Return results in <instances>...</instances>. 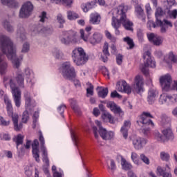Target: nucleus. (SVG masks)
Segmentation results:
<instances>
[{
    "label": "nucleus",
    "instance_id": "nucleus-32",
    "mask_svg": "<svg viewBox=\"0 0 177 177\" xmlns=\"http://www.w3.org/2000/svg\"><path fill=\"white\" fill-rule=\"evenodd\" d=\"M100 90L98 91V96L99 97H102V99H105L109 95V88L106 87H97Z\"/></svg>",
    "mask_w": 177,
    "mask_h": 177
},
{
    "label": "nucleus",
    "instance_id": "nucleus-31",
    "mask_svg": "<svg viewBox=\"0 0 177 177\" xmlns=\"http://www.w3.org/2000/svg\"><path fill=\"white\" fill-rule=\"evenodd\" d=\"M3 5L8 6V8H17L19 3L16 0H1Z\"/></svg>",
    "mask_w": 177,
    "mask_h": 177
},
{
    "label": "nucleus",
    "instance_id": "nucleus-14",
    "mask_svg": "<svg viewBox=\"0 0 177 177\" xmlns=\"http://www.w3.org/2000/svg\"><path fill=\"white\" fill-rule=\"evenodd\" d=\"M133 88L136 93L145 92V88H143V77L142 76H136Z\"/></svg>",
    "mask_w": 177,
    "mask_h": 177
},
{
    "label": "nucleus",
    "instance_id": "nucleus-30",
    "mask_svg": "<svg viewBox=\"0 0 177 177\" xmlns=\"http://www.w3.org/2000/svg\"><path fill=\"white\" fill-rule=\"evenodd\" d=\"M34 107H35V105H32V106H30V109H27V106H26V111L23 113L22 115V122L24 124H27V122L28 121V120H30V113L28 111H32V109H34Z\"/></svg>",
    "mask_w": 177,
    "mask_h": 177
},
{
    "label": "nucleus",
    "instance_id": "nucleus-51",
    "mask_svg": "<svg viewBox=\"0 0 177 177\" xmlns=\"http://www.w3.org/2000/svg\"><path fill=\"white\" fill-rule=\"evenodd\" d=\"M156 23L157 26H159L160 27L161 32H167V28L165 27V25L164 24V22H162V21H156Z\"/></svg>",
    "mask_w": 177,
    "mask_h": 177
},
{
    "label": "nucleus",
    "instance_id": "nucleus-53",
    "mask_svg": "<svg viewBox=\"0 0 177 177\" xmlns=\"http://www.w3.org/2000/svg\"><path fill=\"white\" fill-rule=\"evenodd\" d=\"M0 125L2 127H9L10 125V120H6L3 117L0 116Z\"/></svg>",
    "mask_w": 177,
    "mask_h": 177
},
{
    "label": "nucleus",
    "instance_id": "nucleus-55",
    "mask_svg": "<svg viewBox=\"0 0 177 177\" xmlns=\"http://www.w3.org/2000/svg\"><path fill=\"white\" fill-rule=\"evenodd\" d=\"M140 158L147 165H150V159H149V158H147V156H146V155H145L144 153H141L140 155Z\"/></svg>",
    "mask_w": 177,
    "mask_h": 177
},
{
    "label": "nucleus",
    "instance_id": "nucleus-19",
    "mask_svg": "<svg viewBox=\"0 0 177 177\" xmlns=\"http://www.w3.org/2000/svg\"><path fill=\"white\" fill-rule=\"evenodd\" d=\"M32 153L35 161L39 162V142L35 139L32 144Z\"/></svg>",
    "mask_w": 177,
    "mask_h": 177
},
{
    "label": "nucleus",
    "instance_id": "nucleus-26",
    "mask_svg": "<svg viewBox=\"0 0 177 177\" xmlns=\"http://www.w3.org/2000/svg\"><path fill=\"white\" fill-rule=\"evenodd\" d=\"M131 128V121L125 120L123 127L120 129V132L124 139L128 138V130Z\"/></svg>",
    "mask_w": 177,
    "mask_h": 177
},
{
    "label": "nucleus",
    "instance_id": "nucleus-9",
    "mask_svg": "<svg viewBox=\"0 0 177 177\" xmlns=\"http://www.w3.org/2000/svg\"><path fill=\"white\" fill-rule=\"evenodd\" d=\"M32 10H34V5H32V3H31V1L26 2L19 10V17H21V19L30 17L31 13H32Z\"/></svg>",
    "mask_w": 177,
    "mask_h": 177
},
{
    "label": "nucleus",
    "instance_id": "nucleus-48",
    "mask_svg": "<svg viewBox=\"0 0 177 177\" xmlns=\"http://www.w3.org/2000/svg\"><path fill=\"white\" fill-rule=\"evenodd\" d=\"M80 16L78 14L72 12V11H68V20H75V19H78Z\"/></svg>",
    "mask_w": 177,
    "mask_h": 177
},
{
    "label": "nucleus",
    "instance_id": "nucleus-8",
    "mask_svg": "<svg viewBox=\"0 0 177 177\" xmlns=\"http://www.w3.org/2000/svg\"><path fill=\"white\" fill-rule=\"evenodd\" d=\"M62 75L65 80H68L69 81H73L75 78V69L70 64V62L62 64Z\"/></svg>",
    "mask_w": 177,
    "mask_h": 177
},
{
    "label": "nucleus",
    "instance_id": "nucleus-12",
    "mask_svg": "<svg viewBox=\"0 0 177 177\" xmlns=\"http://www.w3.org/2000/svg\"><path fill=\"white\" fill-rule=\"evenodd\" d=\"M39 140L41 145L40 149L43 153V162L46 167H49V158H48V151L46 150V147H45V138H44V136L42 135V131H39Z\"/></svg>",
    "mask_w": 177,
    "mask_h": 177
},
{
    "label": "nucleus",
    "instance_id": "nucleus-23",
    "mask_svg": "<svg viewBox=\"0 0 177 177\" xmlns=\"http://www.w3.org/2000/svg\"><path fill=\"white\" fill-rule=\"evenodd\" d=\"M91 31H92L91 26L86 27L85 30H84V29L80 30V37L85 42H87L88 39H89Z\"/></svg>",
    "mask_w": 177,
    "mask_h": 177
},
{
    "label": "nucleus",
    "instance_id": "nucleus-56",
    "mask_svg": "<svg viewBox=\"0 0 177 177\" xmlns=\"http://www.w3.org/2000/svg\"><path fill=\"white\" fill-rule=\"evenodd\" d=\"M117 169V166L115 165V162L114 160H110V165H108V169H111V172H114Z\"/></svg>",
    "mask_w": 177,
    "mask_h": 177
},
{
    "label": "nucleus",
    "instance_id": "nucleus-50",
    "mask_svg": "<svg viewBox=\"0 0 177 177\" xmlns=\"http://www.w3.org/2000/svg\"><path fill=\"white\" fill-rule=\"evenodd\" d=\"M57 20L58 23H59V24H60L59 28H63V27H64L63 24H64L66 23V21L64 20V18L63 17V15H62L61 14H59L57 16Z\"/></svg>",
    "mask_w": 177,
    "mask_h": 177
},
{
    "label": "nucleus",
    "instance_id": "nucleus-49",
    "mask_svg": "<svg viewBox=\"0 0 177 177\" xmlns=\"http://www.w3.org/2000/svg\"><path fill=\"white\" fill-rule=\"evenodd\" d=\"M104 34L105 37H106V38L109 39L111 42L115 43L117 41V38H115V37L114 36H112L111 33L109 30H105Z\"/></svg>",
    "mask_w": 177,
    "mask_h": 177
},
{
    "label": "nucleus",
    "instance_id": "nucleus-21",
    "mask_svg": "<svg viewBox=\"0 0 177 177\" xmlns=\"http://www.w3.org/2000/svg\"><path fill=\"white\" fill-rule=\"evenodd\" d=\"M8 117L12 118L15 131H19L23 128V123L20 122L19 124V115L17 113L12 112V115H8Z\"/></svg>",
    "mask_w": 177,
    "mask_h": 177
},
{
    "label": "nucleus",
    "instance_id": "nucleus-40",
    "mask_svg": "<svg viewBox=\"0 0 177 177\" xmlns=\"http://www.w3.org/2000/svg\"><path fill=\"white\" fill-rule=\"evenodd\" d=\"M161 16H164V11L161 7H158L155 12L156 21H160Z\"/></svg>",
    "mask_w": 177,
    "mask_h": 177
},
{
    "label": "nucleus",
    "instance_id": "nucleus-43",
    "mask_svg": "<svg viewBox=\"0 0 177 177\" xmlns=\"http://www.w3.org/2000/svg\"><path fill=\"white\" fill-rule=\"evenodd\" d=\"M121 165L122 167V169H124V171H129V169H132V165L128 162L125 159H122Z\"/></svg>",
    "mask_w": 177,
    "mask_h": 177
},
{
    "label": "nucleus",
    "instance_id": "nucleus-37",
    "mask_svg": "<svg viewBox=\"0 0 177 177\" xmlns=\"http://www.w3.org/2000/svg\"><path fill=\"white\" fill-rule=\"evenodd\" d=\"M24 97L27 110H30V109H31V96L30 95V93H28V91H26L24 93Z\"/></svg>",
    "mask_w": 177,
    "mask_h": 177
},
{
    "label": "nucleus",
    "instance_id": "nucleus-2",
    "mask_svg": "<svg viewBox=\"0 0 177 177\" xmlns=\"http://www.w3.org/2000/svg\"><path fill=\"white\" fill-rule=\"evenodd\" d=\"M0 48L4 55H6L8 59L11 60L14 68L20 67V58L16 55V46L10 38L5 35H0Z\"/></svg>",
    "mask_w": 177,
    "mask_h": 177
},
{
    "label": "nucleus",
    "instance_id": "nucleus-38",
    "mask_svg": "<svg viewBox=\"0 0 177 177\" xmlns=\"http://www.w3.org/2000/svg\"><path fill=\"white\" fill-rule=\"evenodd\" d=\"M95 3H96V2L91 1L90 3H87L86 4H83L82 6V9L83 10V12H85V13H86V12H88L90 9H92L93 6H95Z\"/></svg>",
    "mask_w": 177,
    "mask_h": 177
},
{
    "label": "nucleus",
    "instance_id": "nucleus-35",
    "mask_svg": "<svg viewBox=\"0 0 177 177\" xmlns=\"http://www.w3.org/2000/svg\"><path fill=\"white\" fill-rule=\"evenodd\" d=\"M100 19L99 14H91L89 21L91 24H100Z\"/></svg>",
    "mask_w": 177,
    "mask_h": 177
},
{
    "label": "nucleus",
    "instance_id": "nucleus-44",
    "mask_svg": "<svg viewBox=\"0 0 177 177\" xmlns=\"http://www.w3.org/2000/svg\"><path fill=\"white\" fill-rule=\"evenodd\" d=\"M51 2H55V3H62L66 6H70L73 3V0H51Z\"/></svg>",
    "mask_w": 177,
    "mask_h": 177
},
{
    "label": "nucleus",
    "instance_id": "nucleus-59",
    "mask_svg": "<svg viewBox=\"0 0 177 177\" xmlns=\"http://www.w3.org/2000/svg\"><path fill=\"white\" fill-rule=\"evenodd\" d=\"M65 109H66V106L65 104H61L59 106H58L57 108V111L58 113H59L60 115H62V117H63V118H64V110Z\"/></svg>",
    "mask_w": 177,
    "mask_h": 177
},
{
    "label": "nucleus",
    "instance_id": "nucleus-36",
    "mask_svg": "<svg viewBox=\"0 0 177 177\" xmlns=\"http://www.w3.org/2000/svg\"><path fill=\"white\" fill-rule=\"evenodd\" d=\"M17 35L21 41H26V39H27V37L26 36V30L23 27L17 29Z\"/></svg>",
    "mask_w": 177,
    "mask_h": 177
},
{
    "label": "nucleus",
    "instance_id": "nucleus-39",
    "mask_svg": "<svg viewBox=\"0 0 177 177\" xmlns=\"http://www.w3.org/2000/svg\"><path fill=\"white\" fill-rule=\"evenodd\" d=\"M3 26L5 30L8 31V32H13V31H15V28L13 27V26L10 24V22L6 20L4 21V22L3 23Z\"/></svg>",
    "mask_w": 177,
    "mask_h": 177
},
{
    "label": "nucleus",
    "instance_id": "nucleus-22",
    "mask_svg": "<svg viewBox=\"0 0 177 177\" xmlns=\"http://www.w3.org/2000/svg\"><path fill=\"white\" fill-rule=\"evenodd\" d=\"M158 96V91L156 88H149L148 91V95L147 97V100L149 104H153L154 102H156V97Z\"/></svg>",
    "mask_w": 177,
    "mask_h": 177
},
{
    "label": "nucleus",
    "instance_id": "nucleus-60",
    "mask_svg": "<svg viewBox=\"0 0 177 177\" xmlns=\"http://www.w3.org/2000/svg\"><path fill=\"white\" fill-rule=\"evenodd\" d=\"M169 59L173 63H177V55H175L172 51L169 53Z\"/></svg>",
    "mask_w": 177,
    "mask_h": 177
},
{
    "label": "nucleus",
    "instance_id": "nucleus-64",
    "mask_svg": "<svg viewBox=\"0 0 177 177\" xmlns=\"http://www.w3.org/2000/svg\"><path fill=\"white\" fill-rule=\"evenodd\" d=\"M167 99L171 103H176V102H177V95L176 94H174L172 95H167Z\"/></svg>",
    "mask_w": 177,
    "mask_h": 177
},
{
    "label": "nucleus",
    "instance_id": "nucleus-3",
    "mask_svg": "<svg viewBox=\"0 0 177 177\" xmlns=\"http://www.w3.org/2000/svg\"><path fill=\"white\" fill-rule=\"evenodd\" d=\"M3 82L5 88H8V86H10L15 106L16 107H20L21 104V91L19 87L16 86V84L13 82V80L9 79V77L8 76L3 77Z\"/></svg>",
    "mask_w": 177,
    "mask_h": 177
},
{
    "label": "nucleus",
    "instance_id": "nucleus-4",
    "mask_svg": "<svg viewBox=\"0 0 177 177\" xmlns=\"http://www.w3.org/2000/svg\"><path fill=\"white\" fill-rule=\"evenodd\" d=\"M72 59L76 66H84L88 62V57L84 48L80 47L75 48L72 52Z\"/></svg>",
    "mask_w": 177,
    "mask_h": 177
},
{
    "label": "nucleus",
    "instance_id": "nucleus-13",
    "mask_svg": "<svg viewBox=\"0 0 177 177\" xmlns=\"http://www.w3.org/2000/svg\"><path fill=\"white\" fill-rule=\"evenodd\" d=\"M172 82V77L169 75H165L164 76L160 77V84L162 91L165 92H168L169 91V88H171V84Z\"/></svg>",
    "mask_w": 177,
    "mask_h": 177
},
{
    "label": "nucleus",
    "instance_id": "nucleus-7",
    "mask_svg": "<svg viewBox=\"0 0 177 177\" xmlns=\"http://www.w3.org/2000/svg\"><path fill=\"white\" fill-rule=\"evenodd\" d=\"M151 53H150V51H147L143 55V59L145 60L144 62V64L141 66V71L143 73L144 75H149V68L151 67L152 68H154L156 67V61H153L151 59Z\"/></svg>",
    "mask_w": 177,
    "mask_h": 177
},
{
    "label": "nucleus",
    "instance_id": "nucleus-41",
    "mask_svg": "<svg viewBox=\"0 0 177 177\" xmlns=\"http://www.w3.org/2000/svg\"><path fill=\"white\" fill-rule=\"evenodd\" d=\"M160 122L162 125H169V122H171V118L168 117L167 115L163 114L160 116Z\"/></svg>",
    "mask_w": 177,
    "mask_h": 177
},
{
    "label": "nucleus",
    "instance_id": "nucleus-62",
    "mask_svg": "<svg viewBox=\"0 0 177 177\" xmlns=\"http://www.w3.org/2000/svg\"><path fill=\"white\" fill-rule=\"evenodd\" d=\"M53 55L55 59H60V56H62V52H60V50L57 48H54L53 50Z\"/></svg>",
    "mask_w": 177,
    "mask_h": 177
},
{
    "label": "nucleus",
    "instance_id": "nucleus-10",
    "mask_svg": "<svg viewBox=\"0 0 177 177\" xmlns=\"http://www.w3.org/2000/svg\"><path fill=\"white\" fill-rule=\"evenodd\" d=\"M150 118H153V115H151L150 112H143L142 114L140 115L138 120H137V124H138V125L142 124L143 127H149V125L154 127V123Z\"/></svg>",
    "mask_w": 177,
    "mask_h": 177
},
{
    "label": "nucleus",
    "instance_id": "nucleus-11",
    "mask_svg": "<svg viewBox=\"0 0 177 177\" xmlns=\"http://www.w3.org/2000/svg\"><path fill=\"white\" fill-rule=\"evenodd\" d=\"M95 123L99 128V134L104 140H111V139L114 138V133L113 131H107L106 129L102 127V123L99 120H96Z\"/></svg>",
    "mask_w": 177,
    "mask_h": 177
},
{
    "label": "nucleus",
    "instance_id": "nucleus-20",
    "mask_svg": "<svg viewBox=\"0 0 177 177\" xmlns=\"http://www.w3.org/2000/svg\"><path fill=\"white\" fill-rule=\"evenodd\" d=\"M147 37L149 42H152L153 45H156V46H160V45L162 44V37L157 35H154V33H148Z\"/></svg>",
    "mask_w": 177,
    "mask_h": 177
},
{
    "label": "nucleus",
    "instance_id": "nucleus-33",
    "mask_svg": "<svg viewBox=\"0 0 177 177\" xmlns=\"http://www.w3.org/2000/svg\"><path fill=\"white\" fill-rule=\"evenodd\" d=\"M167 169L165 168H162L160 166H158L157 167V171L158 174H159V175H160V176L162 177H172V174H171V173L169 171H166Z\"/></svg>",
    "mask_w": 177,
    "mask_h": 177
},
{
    "label": "nucleus",
    "instance_id": "nucleus-1",
    "mask_svg": "<svg viewBox=\"0 0 177 177\" xmlns=\"http://www.w3.org/2000/svg\"><path fill=\"white\" fill-rule=\"evenodd\" d=\"M127 12H128V6L124 4H121L113 10L111 26L115 29V35H120V32L118 28L121 27V24L127 31H133L132 28L133 23L127 17Z\"/></svg>",
    "mask_w": 177,
    "mask_h": 177
},
{
    "label": "nucleus",
    "instance_id": "nucleus-25",
    "mask_svg": "<svg viewBox=\"0 0 177 177\" xmlns=\"http://www.w3.org/2000/svg\"><path fill=\"white\" fill-rule=\"evenodd\" d=\"M3 99L4 103L6 104L7 114L8 115H12V113H13V105L12 104V100L9 99V97H8V95H5Z\"/></svg>",
    "mask_w": 177,
    "mask_h": 177
},
{
    "label": "nucleus",
    "instance_id": "nucleus-52",
    "mask_svg": "<svg viewBox=\"0 0 177 177\" xmlns=\"http://www.w3.org/2000/svg\"><path fill=\"white\" fill-rule=\"evenodd\" d=\"M30 51V43L25 42L22 46L21 53H27Z\"/></svg>",
    "mask_w": 177,
    "mask_h": 177
},
{
    "label": "nucleus",
    "instance_id": "nucleus-63",
    "mask_svg": "<svg viewBox=\"0 0 177 177\" xmlns=\"http://www.w3.org/2000/svg\"><path fill=\"white\" fill-rule=\"evenodd\" d=\"M124 59V56L121 54H118L116 55V62L118 66H121L122 64V59Z\"/></svg>",
    "mask_w": 177,
    "mask_h": 177
},
{
    "label": "nucleus",
    "instance_id": "nucleus-42",
    "mask_svg": "<svg viewBox=\"0 0 177 177\" xmlns=\"http://www.w3.org/2000/svg\"><path fill=\"white\" fill-rule=\"evenodd\" d=\"M124 42H126L127 45H129V49H133L135 48V43L133 42V39L129 37H126L123 38Z\"/></svg>",
    "mask_w": 177,
    "mask_h": 177
},
{
    "label": "nucleus",
    "instance_id": "nucleus-57",
    "mask_svg": "<svg viewBox=\"0 0 177 177\" xmlns=\"http://www.w3.org/2000/svg\"><path fill=\"white\" fill-rule=\"evenodd\" d=\"M71 135L73 142H74L75 146H78V136L73 131H71Z\"/></svg>",
    "mask_w": 177,
    "mask_h": 177
},
{
    "label": "nucleus",
    "instance_id": "nucleus-6",
    "mask_svg": "<svg viewBox=\"0 0 177 177\" xmlns=\"http://www.w3.org/2000/svg\"><path fill=\"white\" fill-rule=\"evenodd\" d=\"M162 133V134L158 131L155 132V139H156L158 142H161L162 143H164V142H173L174 139H175V135L171 128L163 129Z\"/></svg>",
    "mask_w": 177,
    "mask_h": 177
},
{
    "label": "nucleus",
    "instance_id": "nucleus-16",
    "mask_svg": "<svg viewBox=\"0 0 177 177\" xmlns=\"http://www.w3.org/2000/svg\"><path fill=\"white\" fill-rule=\"evenodd\" d=\"M32 31L35 32V34H38V32H44V34H52L53 32V27L48 26L42 28L41 25H34L32 29Z\"/></svg>",
    "mask_w": 177,
    "mask_h": 177
},
{
    "label": "nucleus",
    "instance_id": "nucleus-27",
    "mask_svg": "<svg viewBox=\"0 0 177 177\" xmlns=\"http://www.w3.org/2000/svg\"><path fill=\"white\" fill-rule=\"evenodd\" d=\"M102 39H103V35L99 32H95L93 35V37L90 38V43L92 45H95L96 44H100L102 42Z\"/></svg>",
    "mask_w": 177,
    "mask_h": 177
},
{
    "label": "nucleus",
    "instance_id": "nucleus-46",
    "mask_svg": "<svg viewBox=\"0 0 177 177\" xmlns=\"http://www.w3.org/2000/svg\"><path fill=\"white\" fill-rule=\"evenodd\" d=\"M46 12L43 11L39 15V21L40 23H46L48 21V17L46 16Z\"/></svg>",
    "mask_w": 177,
    "mask_h": 177
},
{
    "label": "nucleus",
    "instance_id": "nucleus-5",
    "mask_svg": "<svg viewBox=\"0 0 177 177\" xmlns=\"http://www.w3.org/2000/svg\"><path fill=\"white\" fill-rule=\"evenodd\" d=\"M59 41L62 45L68 46L71 44H76L77 32L74 30L62 31L59 37Z\"/></svg>",
    "mask_w": 177,
    "mask_h": 177
},
{
    "label": "nucleus",
    "instance_id": "nucleus-17",
    "mask_svg": "<svg viewBox=\"0 0 177 177\" xmlns=\"http://www.w3.org/2000/svg\"><path fill=\"white\" fill-rule=\"evenodd\" d=\"M106 107L108 109H110L113 113L115 114H118L120 117H122L124 115V111H122V109H121V107L118 106L117 104H115V102L113 101L108 102L106 103Z\"/></svg>",
    "mask_w": 177,
    "mask_h": 177
},
{
    "label": "nucleus",
    "instance_id": "nucleus-18",
    "mask_svg": "<svg viewBox=\"0 0 177 177\" xmlns=\"http://www.w3.org/2000/svg\"><path fill=\"white\" fill-rule=\"evenodd\" d=\"M146 143H147V140L138 137L133 140V145L136 150H142L145 146H146Z\"/></svg>",
    "mask_w": 177,
    "mask_h": 177
},
{
    "label": "nucleus",
    "instance_id": "nucleus-15",
    "mask_svg": "<svg viewBox=\"0 0 177 177\" xmlns=\"http://www.w3.org/2000/svg\"><path fill=\"white\" fill-rule=\"evenodd\" d=\"M116 88L118 92H124V93H127L128 95L132 93V88H131V86L125 80H122V82H118Z\"/></svg>",
    "mask_w": 177,
    "mask_h": 177
},
{
    "label": "nucleus",
    "instance_id": "nucleus-58",
    "mask_svg": "<svg viewBox=\"0 0 177 177\" xmlns=\"http://www.w3.org/2000/svg\"><path fill=\"white\" fill-rule=\"evenodd\" d=\"M86 96L87 97L93 96V85L92 84H89V87L86 88Z\"/></svg>",
    "mask_w": 177,
    "mask_h": 177
},
{
    "label": "nucleus",
    "instance_id": "nucleus-34",
    "mask_svg": "<svg viewBox=\"0 0 177 177\" xmlns=\"http://www.w3.org/2000/svg\"><path fill=\"white\" fill-rule=\"evenodd\" d=\"M70 103H71V108L75 111V113L78 114V115H81V110L80 109L78 104H77V100L74 99H71Z\"/></svg>",
    "mask_w": 177,
    "mask_h": 177
},
{
    "label": "nucleus",
    "instance_id": "nucleus-28",
    "mask_svg": "<svg viewBox=\"0 0 177 177\" xmlns=\"http://www.w3.org/2000/svg\"><path fill=\"white\" fill-rule=\"evenodd\" d=\"M136 15L138 16V19H140L142 21H146V16L145 15V12L143 11V9L142 7L139 5H138L135 8Z\"/></svg>",
    "mask_w": 177,
    "mask_h": 177
},
{
    "label": "nucleus",
    "instance_id": "nucleus-47",
    "mask_svg": "<svg viewBox=\"0 0 177 177\" xmlns=\"http://www.w3.org/2000/svg\"><path fill=\"white\" fill-rule=\"evenodd\" d=\"M169 158H170V156L168 152H165V151L160 152V159L162 160V161L168 162L169 161Z\"/></svg>",
    "mask_w": 177,
    "mask_h": 177
},
{
    "label": "nucleus",
    "instance_id": "nucleus-61",
    "mask_svg": "<svg viewBox=\"0 0 177 177\" xmlns=\"http://www.w3.org/2000/svg\"><path fill=\"white\" fill-rule=\"evenodd\" d=\"M137 37H138L139 42H143V41H144V38H143L144 35H143V30H140V29L138 30V31H137Z\"/></svg>",
    "mask_w": 177,
    "mask_h": 177
},
{
    "label": "nucleus",
    "instance_id": "nucleus-29",
    "mask_svg": "<svg viewBox=\"0 0 177 177\" xmlns=\"http://www.w3.org/2000/svg\"><path fill=\"white\" fill-rule=\"evenodd\" d=\"M15 80L20 88H24V73L17 72Z\"/></svg>",
    "mask_w": 177,
    "mask_h": 177
},
{
    "label": "nucleus",
    "instance_id": "nucleus-24",
    "mask_svg": "<svg viewBox=\"0 0 177 177\" xmlns=\"http://www.w3.org/2000/svg\"><path fill=\"white\" fill-rule=\"evenodd\" d=\"M8 73V62L3 60V55L0 53V75H5Z\"/></svg>",
    "mask_w": 177,
    "mask_h": 177
},
{
    "label": "nucleus",
    "instance_id": "nucleus-45",
    "mask_svg": "<svg viewBox=\"0 0 177 177\" xmlns=\"http://www.w3.org/2000/svg\"><path fill=\"white\" fill-rule=\"evenodd\" d=\"M24 139V137L21 134H18L17 137L15 139V141L17 143V149H19V146L20 145H23V140Z\"/></svg>",
    "mask_w": 177,
    "mask_h": 177
},
{
    "label": "nucleus",
    "instance_id": "nucleus-54",
    "mask_svg": "<svg viewBox=\"0 0 177 177\" xmlns=\"http://www.w3.org/2000/svg\"><path fill=\"white\" fill-rule=\"evenodd\" d=\"M131 160L136 165H139V158L138 156V153L135 152L131 153Z\"/></svg>",
    "mask_w": 177,
    "mask_h": 177
}]
</instances>
